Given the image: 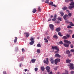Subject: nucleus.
I'll return each mask as SVG.
<instances>
[{
    "mask_svg": "<svg viewBox=\"0 0 74 74\" xmlns=\"http://www.w3.org/2000/svg\"><path fill=\"white\" fill-rule=\"evenodd\" d=\"M52 6H54V7H56V5L55 4L52 5Z\"/></svg>",
    "mask_w": 74,
    "mask_h": 74,
    "instance_id": "obj_57",
    "label": "nucleus"
},
{
    "mask_svg": "<svg viewBox=\"0 0 74 74\" xmlns=\"http://www.w3.org/2000/svg\"><path fill=\"white\" fill-rule=\"evenodd\" d=\"M67 28L68 29H71L72 28V27L70 25H69L67 27Z\"/></svg>",
    "mask_w": 74,
    "mask_h": 74,
    "instance_id": "obj_31",
    "label": "nucleus"
},
{
    "mask_svg": "<svg viewBox=\"0 0 74 74\" xmlns=\"http://www.w3.org/2000/svg\"><path fill=\"white\" fill-rule=\"evenodd\" d=\"M26 35V37H29V33H27V32H25L24 33Z\"/></svg>",
    "mask_w": 74,
    "mask_h": 74,
    "instance_id": "obj_18",
    "label": "nucleus"
},
{
    "mask_svg": "<svg viewBox=\"0 0 74 74\" xmlns=\"http://www.w3.org/2000/svg\"><path fill=\"white\" fill-rule=\"evenodd\" d=\"M71 62V60H69V59H67L66 60V62L67 63H69Z\"/></svg>",
    "mask_w": 74,
    "mask_h": 74,
    "instance_id": "obj_13",
    "label": "nucleus"
},
{
    "mask_svg": "<svg viewBox=\"0 0 74 74\" xmlns=\"http://www.w3.org/2000/svg\"><path fill=\"white\" fill-rule=\"evenodd\" d=\"M22 65V64H20L19 65L20 67H21V66Z\"/></svg>",
    "mask_w": 74,
    "mask_h": 74,
    "instance_id": "obj_63",
    "label": "nucleus"
},
{
    "mask_svg": "<svg viewBox=\"0 0 74 74\" xmlns=\"http://www.w3.org/2000/svg\"><path fill=\"white\" fill-rule=\"evenodd\" d=\"M56 32H59L60 31V28H57L56 29Z\"/></svg>",
    "mask_w": 74,
    "mask_h": 74,
    "instance_id": "obj_16",
    "label": "nucleus"
},
{
    "mask_svg": "<svg viewBox=\"0 0 74 74\" xmlns=\"http://www.w3.org/2000/svg\"><path fill=\"white\" fill-rule=\"evenodd\" d=\"M34 70H35V71H36V72L37 71H38V68H35L34 69Z\"/></svg>",
    "mask_w": 74,
    "mask_h": 74,
    "instance_id": "obj_33",
    "label": "nucleus"
},
{
    "mask_svg": "<svg viewBox=\"0 0 74 74\" xmlns=\"http://www.w3.org/2000/svg\"><path fill=\"white\" fill-rule=\"evenodd\" d=\"M34 40L33 41L30 42L29 43V44H30V45H33V44H34Z\"/></svg>",
    "mask_w": 74,
    "mask_h": 74,
    "instance_id": "obj_20",
    "label": "nucleus"
},
{
    "mask_svg": "<svg viewBox=\"0 0 74 74\" xmlns=\"http://www.w3.org/2000/svg\"><path fill=\"white\" fill-rule=\"evenodd\" d=\"M58 35L60 36V37H62V36H63V35L61 34V33L60 32H58Z\"/></svg>",
    "mask_w": 74,
    "mask_h": 74,
    "instance_id": "obj_36",
    "label": "nucleus"
},
{
    "mask_svg": "<svg viewBox=\"0 0 74 74\" xmlns=\"http://www.w3.org/2000/svg\"><path fill=\"white\" fill-rule=\"evenodd\" d=\"M60 14L61 16H63L64 15V13L63 12H60Z\"/></svg>",
    "mask_w": 74,
    "mask_h": 74,
    "instance_id": "obj_37",
    "label": "nucleus"
},
{
    "mask_svg": "<svg viewBox=\"0 0 74 74\" xmlns=\"http://www.w3.org/2000/svg\"><path fill=\"white\" fill-rule=\"evenodd\" d=\"M54 69L55 70H57V69H58V67H56V68H54Z\"/></svg>",
    "mask_w": 74,
    "mask_h": 74,
    "instance_id": "obj_49",
    "label": "nucleus"
},
{
    "mask_svg": "<svg viewBox=\"0 0 74 74\" xmlns=\"http://www.w3.org/2000/svg\"><path fill=\"white\" fill-rule=\"evenodd\" d=\"M36 59H32L31 60V62L32 63H35V62H36Z\"/></svg>",
    "mask_w": 74,
    "mask_h": 74,
    "instance_id": "obj_25",
    "label": "nucleus"
},
{
    "mask_svg": "<svg viewBox=\"0 0 74 74\" xmlns=\"http://www.w3.org/2000/svg\"><path fill=\"white\" fill-rule=\"evenodd\" d=\"M56 18H53L52 19V21H56Z\"/></svg>",
    "mask_w": 74,
    "mask_h": 74,
    "instance_id": "obj_48",
    "label": "nucleus"
},
{
    "mask_svg": "<svg viewBox=\"0 0 74 74\" xmlns=\"http://www.w3.org/2000/svg\"><path fill=\"white\" fill-rule=\"evenodd\" d=\"M37 47H41V44H38L37 45Z\"/></svg>",
    "mask_w": 74,
    "mask_h": 74,
    "instance_id": "obj_32",
    "label": "nucleus"
},
{
    "mask_svg": "<svg viewBox=\"0 0 74 74\" xmlns=\"http://www.w3.org/2000/svg\"><path fill=\"white\" fill-rule=\"evenodd\" d=\"M60 23V21H58L57 22V23Z\"/></svg>",
    "mask_w": 74,
    "mask_h": 74,
    "instance_id": "obj_60",
    "label": "nucleus"
},
{
    "mask_svg": "<svg viewBox=\"0 0 74 74\" xmlns=\"http://www.w3.org/2000/svg\"><path fill=\"white\" fill-rule=\"evenodd\" d=\"M44 40H45V42H48V40L47 38H45Z\"/></svg>",
    "mask_w": 74,
    "mask_h": 74,
    "instance_id": "obj_23",
    "label": "nucleus"
},
{
    "mask_svg": "<svg viewBox=\"0 0 74 74\" xmlns=\"http://www.w3.org/2000/svg\"><path fill=\"white\" fill-rule=\"evenodd\" d=\"M71 74H74V71H71Z\"/></svg>",
    "mask_w": 74,
    "mask_h": 74,
    "instance_id": "obj_51",
    "label": "nucleus"
},
{
    "mask_svg": "<svg viewBox=\"0 0 74 74\" xmlns=\"http://www.w3.org/2000/svg\"><path fill=\"white\" fill-rule=\"evenodd\" d=\"M70 23V26H74V24L73 23H72V22H69Z\"/></svg>",
    "mask_w": 74,
    "mask_h": 74,
    "instance_id": "obj_22",
    "label": "nucleus"
},
{
    "mask_svg": "<svg viewBox=\"0 0 74 74\" xmlns=\"http://www.w3.org/2000/svg\"><path fill=\"white\" fill-rule=\"evenodd\" d=\"M37 11V10H36V8H34L32 11L33 13H36V12Z\"/></svg>",
    "mask_w": 74,
    "mask_h": 74,
    "instance_id": "obj_19",
    "label": "nucleus"
},
{
    "mask_svg": "<svg viewBox=\"0 0 74 74\" xmlns=\"http://www.w3.org/2000/svg\"><path fill=\"white\" fill-rule=\"evenodd\" d=\"M37 52L38 53H40V49H38Z\"/></svg>",
    "mask_w": 74,
    "mask_h": 74,
    "instance_id": "obj_34",
    "label": "nucleus"
},
{
    "mask_svg": "<svg viewBox=\"0 0 74 74\" xmlns=\"http://www.w3.org/2000/svg\"><path fill=\"white\" fill-rule=\"evenodd\" d=\"M3 74H7V73H6V71H4L3 72Z\"/></svg>",
    "mask_w": 74,
    "mask_h": 74,
    "instance_id": "obj_56",
    "label": "nucleus"
},
{
    "mask_svg": "<svg viewBox=\"0 0 74 74\" xmlns=\"http://www.w3.org/2000/svg\"><path fill=\"white\" fill-rule=\"evenodd\" d=\"M66 12H68V13H69L70 12H69V10H67L66 11Z\"/></svg>",
    "mask_w": 74,
    "mask_h": 74,
    "instance_id": "obj_61",
    "label": "nucleus"
},
{
    "mask_svg": "<svg viewBox=\"0 0 74 74\" xmlns=\"http://www.w3.org/2000/svg\"><path fill=\"white\" fill-rule=\"evenodd\" d=\"M58 20H59L60 21H62V18L60 17H58Z\"/></svg>",
    "mask_w": 74,
    "mask_h": 74,
    "instance_id": "obj_39",
    "label": "nucleus"
},
{
    "mask_svg": "<svg viewBox=\"0 0 74 74\" xmlns=\"http://www.w3.org/2000/svg\"><path fill=\"white\" fill-rule=\"evenodd\" d=\"M66 23H68L69 21H66Z\"/></svg>",
    "mask_w": 74,
    "mask_h": 74,
    "instance_id": "obj_64",
    "label": "nucleus"
},
{
    "mask_svg": "<svg viewBox=\"0 0 74 74\" xmlns=\"http://www.w3.org/2000/svg\"><path fill=\"white\" fill-rule=\"evenodd\" d=\"M22 52H24V51H25V49H24L23 48L22 49Z\"/></svg>",
    "mask_w": 74,
    "mask_h": 74,
    "instance_id": "obj_55",
    "label": "nucleus"
},
{
    "mask_svg": "<svg viewBox=\"0 0 74 74\" xmlns=\"http://www.w3.org/2000/svg\"><path fill=\"white\" fill-rule=\"evenodd\" d=\"M60 59L59 58H57L55 60V63L56 64H57V63H58V62H60Z\"/></svg>",
    "mask_w": 74,
    "mask_h": 74,
    "instance_id": "obj_4",
    "label": "nucleus"
},
{
    "mask_svg": "<svg viewBox=\"0 0 74 74\" xmlns=\"http://www.w3.org/2000/svg\"><path fill=\"white\" fill-rule=\"evenodd\" d=\"M41 70H42V71H44V70H45V68L44 67V66H42V67H41L40 68Z\"/></svg>",
    "mask_w": 74,
    "mask_h": 74,
    "instance_id": "obj_14",
    "label": "nucleus"
},
{
    "mask_svg": "<svg viewBox=\"0 0 74 74\" xmlns=\"http://www.w3.org/2000/svg\"><path fill=\"white\" fill-rule=\"evenodd\" d=\"M55 57H56V58H60L61 57V56L59 54H56L55 55Z\"/></svg>",
    "mask_w": 74,
    "mask_h": 74,
    "instance_id": "obj_9",
    "label": "nucleus"
},
{
    "mask_svg": "<svg viewBox=\"0 0 74 74\" xmlns=\"http://www.w3.org/2000/svg\"><path fill=\"white\" fill-rule=\"evenodd\" d=\"M51 21V18H49L48 20V21Z\"/></svg>",
    "mask_w": 74,
    "mask_h": 74,
    "instance_id": "obj_59",
    "label": "nucleus"
},
{
    "mask_svg": "<svg viewBox=\"0 0 74 74\" xmlns=\"http://www.w3.org/2000/svg\"><path fill=\"white\" fill-rule=\"evenodd\" d=\"M68 15H69V16H71V13H69L68 14Z\"/></svg>",
    "mask_w": 74,
    "mask_h": 74,
    "instance_id": "obj_47",
    "label": "nucleus"
},
{
    "mask_svg": "<svg viewBox=\"0 0 74 74\" xmlns=\"http://www.w3.org/2000/svg\"><path fill=\"white\" fill-rule=\"evenodd\" d=\"M47 38L48 39V40H49V38H50V37H49V36H47Z\"/></svg>",
    "mask_w": 74,
    "mask_h": 74,
    "instance_id": "obj_46",
    "label": "nucleus"
},
{
    "mask_svg": "<svg viewBox=\"0 0 74 74\" xmlns=\"http://www.w3.org/2000/svg\"><path fill=\"white\" fill-rule=\"evenodd\" d=\"M38 11H41V8H40V6L38 7Z\"/></svg>",
    "mask_w": 74,
    "mask_h": 74,
    "instance_id": "obj_30",
    "label": "nucleus"
},
{
    "mask_svg": "<svg viewBox=\"0 0 74 74\" xmlns=\"http://www.w3.org/2000/svg\"><path fill=\"white\" fill-rule=\"evenodd\" d=\"M31 41H33L34 40V38L33 37H31V39H30Z\"/></svg>",
    "mask_w": 74,
    "mask_h": 74,
    "instance_id": "obj_40",
    "label": "nucleus"
},
{
    "mask_svg": "<svg viewBox=\"0 0 74 74\" xmlns=\"http://www.w3.org/2000/svg\"><path fill=\"white\" fill-rule=\"evenodd\" d=\"M68 16V15L67 14H66L65 15H64L63 16L64 19H66V18H67V17Z\"/></svg>",
    "mask_w": 74,
    "mask_h": 74,
    "instance_id": "obj_26",
    "label": "nucleus"
},
{
    "mask_svg": "<svg viewBox=\"0 0 74 74\" xmlns=\"http://www.w3.org/2000/svg\"><path fill=\"white\" fill-rule=\"evenodd\" d=\"M62 39L64 40H67V38L66 36H64L62 37Z\"/></svg>",
    "mask_w": 74,
    "mask_h": 74,
    "instance_id": "obj_21",
    "label": "nucleus"
},
{
    "mask_svg": "<svg viewBox=\"0 0 74 74\" xmlns=\"http://www.w3.org/2000/svg\"><path fill=\"white\" fill-rule=\"evenodd\" d=\"M57 16V15H56V14H55V16L53 17L54 18L56 19V18Z\"/></svg>",
    "mask_w": 74,
    "mask_h": 74,
    "instance_id": "obj_44",
    "label": "nucleus"
},
{
    "mask_svg": "<svg viewBox=\"0 0 74 74\" xmlns=\"http://www.w3.org/2000/svg\"><path fill=\"white\" fill-rule=\"evenodd\" d=\"M70 1L73 2V0H65V2L66 3H69Z\"/></svg>",
    "mask_w": 74,
    "mask_h": 74,
    "instance_id": "obj_11",
    "label": "nucleus"
},
{
    "mask_svg": "<svg viewBox=\"0 0 74 74\" xmlns=\"http://www.w3.org/2000/svg\"><path fill=\"white\" fill-rule=\"evenodd\" d=\"M73 65V64L71 63H70L68 64V66H70L69 68L70 70H74V66Z\"/></svg>",
    "mask_w": 74,
    "mask_h": 74,
    "instance_id": "obj_1",
    "label": "nucleus"
},
{
    "mask_svg": "<svg viewBox=\"0 0 74 74\" xmlns=\"http://www.w3.org/2000/svg\"><path fill=\"white\" fill-rule=\"evenodd\" d=\"M70 51L71 52H74V49H71V50H70Z\"/></svg>",
    "mask_w": 74,
    "mask_h": 74,
    "instance_id": "obj_45",
    "label": "nucleus"
},
{
    "mask_svg": "<svg viewBox=\"0 0 74 74\" xmlns=\"http://www.w3.org/2000/svg\"><path fill=\"white\" fill-rule=\"evenodd\" d=\"M66 36L67 37V38H70L71 37V36H70V34H67L66 35Z\"/></svg>",
    "mask_w": 74,
    "mask_h": 74,
    "instance_id": "obj_17",
    "label": "nucleus"
},
{
    "mask_svg": "<svg viewBox=\"0 0 74 74\" xmlns=\"http://www.w3.org/2000/svg\"><path fill=\"white\" fill-rule=\"evenodd\" d=\"M70 5H72V6H70L69 7V8L70 10H72L73 8H74V2H72L71 4H70Z\"/></svg>",
    "mask_w": 74,
    "mask_h": 74,
    "instance_id": "obj_2",
    "label": "nucleus"
},
{
    "mask_svg": "<svg viewBox=\"0 0 74 74\" xmlns=\"http://www.w3.org/2000/svg\"><path fill=\"white\" fill-rule=\"evenodd\" d=\"M64 42L65 44H71V42L67 40H64Z\"/></svg>",
    "mask_w": 74,
    "mask_h": 74,
    "instance_id": "obj_6",
    "label": "nucleus"
},
{
    "mask_svg": "<svg viewBox=\"0 0 74 74\" xmlns=\"http://www.w3.org/2000/svg\"><path fill=\"white\" fill-rule=\"evenodd\" d=\"M52 48L53 50L55 49L56 50V51H59V49L58 48L57 46H52Z\"/></svg>",
    "mask_w": 74,
    "mask_h": 74,
    "instance_id": "obj_3",
    "label": "nucleus"
},
{
    "mask_svg": "<svg viewBox=\"0 0 74 74\" xmlns=\"http://www.w3.org/2000/svg\"><path fill=\"white\" fill-rule=\"evenodd\" d=\"M17 41V37H16L15 38V39L14 40V41L15 43H16V41Z\"/></svg>",
    "mask_w": 74,
    "mask_h": 74,
    "instance_id": "obj_24",
    "label": "nucleus"
},
{
    "mask_svg": "<svg viewBox=\"0 0 74 74\" xmlns=\"http://www.w3.org/2000/svg\"><path fill=\"white\" fill-rule=\"evenodd\" d=\"M49 4V5H52L53 4V2L51 1L50 2Z\"/></svg>",
    "mask_w": 74,
    "mask_h": 74,
    "instance_id": "obj_35",
    "label": "nucleus"
},
{
    "mask_svg": "<svg viewBox=\"0 0 74 74\" xmlns=\"http://www.w3.org/2000/svg\"><path fill=\"white\" fill-rule=\"evenodd\" d=\"M53 38L57 39L58 38V36L56 35H54L53 36Z\"/></svg>",
    "mask_w": 74,
    "mask_h": 74,
    "instance_id": "obj_29",
    "label": "nucleus"
},
{
    "mask_svg": "<svg viewBox=\"0 0 74 74\" xmlns=\"http://www.w3.org/2000/svg\"><path fill=\"white\" fill-rule=\"evenodd\" d=\"M64 45L65 47H69V44H66V43H64Z\"/></svg>",
    "mask_w": 74,
    "mask_h": 74,
    "instance_id": "obj_12",
    "label": "nucleus"
},
{
    "mask_svg": "<svg viewBox=\"0 0 74 74\" xmlns=\"http://www.w3.org/2000/svg\"><path fill=\"white\" fill-rule=\"evenodd\" d=\"M45 3H47V4H48L49 3V0H46V1H45Z\"/></svg>",
    "mask_w": 74,
    "mask_h": 74,
    "instance_id": "obj_42",
    "label": "nucleus"
},
{
    "mask_svg": "<svg viewBox=\"0 0 74 74\" xmlns=\"http://www.w3.org/2000/svg\"><path fill=\"white\" fill-rule=\"evenodd\" d=\"M65 71L66 74H69V73H68V71H67V70H65Z\"/></svg>",
    "mask_w": 74,
    "mask_h": 74,
    "instance_id": "obj_43",
    "label": "nucleus"
},
{
    "mask_svg": "<svg viewBox=\"0 0 74 74\" xmlns=\"http://www.w3.org/2000/svg\"><path fill=\"white\" fill-rule=\"evenodd\" d=\"M59 43L60 44H63V41H60L59 42Z\"/></svg>",
    "mask_w": 74,
    "mask_h": 74,
    "instance_id": "obj_41",
    "label": "nucleus"
},
{
    "mask_svg": "<svg viewBox=\"0 0 74 74\" xmlns=\"http://www.w3.org/2000/svg\"><path fill=\"white\" fill-rule=\"evenodd\" d=\"M46 69L48 73L49 72V69H50V67L49 66H46Z\"/></svg>",
    "mask_w": 74,
    "mask_h": 74,
    "instance_id": "obj_8",
    "label": "nucleus"
},
{
    "mask_svg": "<svg viewBox=\"0 0 74 74\" xmlns=\"http://www.w3.org/2000/svg\"><path fill=\"white\" fill-rule=\"evenodd\" d=\"M72 56V54H70L69 55H68V56H69V57H70V56Z\"/></svg>",
    "mask_w": 74,
    "mask_h": 74,
    "instance_id": "obj_50",
    "label": "nucleus"
},
{
    "mask_svg": "<svg viewBox=\"0 0 74 74\" xmlns=\"http://www.w3.org/2000/svg\"><path fill=\"white\" fill-rule=\"evenodd\" d=\"M62 9L64 10H67V8L66 7H64L62 8Z\"/></svg>",
    "mask_w": 74,
    "mask_h": 74,
    "instance_id": "obj_28",
    "label": "nucleus"
},
{
    "mask_svg": "<svg viewBox=\"0 0 74 74\" xmlns=\"http://www.w3.org/2000/svg\"><path fill=\"white\" fill-rule=\"evenodd\" d=\"M70 46H71V48H74V46L73 44H71Z\"/></svg>",
    "mask_w": 74,
    "mask_h": 74,
    "instance_id": "obj_38",
    "label": "nucleus"
},
{
    "mask_svg": "<svg viewBox=\"0 0 74 74\" xmlns=\"http://www.w3.org/2000/svg\"><path fill=\"white\" fill-rule=\"evenodd\" d=\"M72 38H74V34L72 35Z\"/></svg>",
    "mask_w": 74,
    "mask_h": 74,
    "instance_id": "obj_54",
    "label": "nucleus"
},
{
    "mask_svg": "<svg viewBox=\"0 0 74 74\" xmlns=\"http://www.w3.org/2000/svg\"><path fill=\"white\" fill-rule=\"evenodd\" d=\"M58 52H59V51H55L54 52L55 53H58Z\"/></svg>",
    "mask_w": 74,
    "mask_h": 74,
    "instance_id": "obj_52",
    "label": "nucleus"
},
{
    "mask_svg": "<svg viewBox=\"0 0 74 74\" xmlns=\"http://www.w3.org/2000/svg\"><path fill=\"white\" fill-rule=\"evenodd\" d=\"M48 73L49 74H52V71H51L49 73V72H48Z\"/></svg>",
    "mask_w": 74,
    "mask_h": 74,
    "instance_id": "obj_53",
    "label": "nucleus"
},
{
    "mask_svg": "<svg viewBox=\"0 0 74 74\" xmlns=\"http://www.w3.org/2000/svg\"><path fill=\"white\" fill-rule=\"evenodd\" d=\"M53 17V15H51V16L50 17V18H52V17Z\"/></svg>",
    "mask_w": 74,
    "mask_h": 74,
    "instance_id": "obj_62",
    "label": "nucleus"
},
{
    "mask_svg": "<svg viewBox=\"0 0 74 74\" xmlns=\"http://www.w3.org/2000/svg\"><path fill=\"white\" fill-rule=\"evenodd\" d=\"M69 33V34H72L73 33V31L71 30H69L68 31Z\"/></svg>",
    "mask_w": 74,
    "mask_h": 74,
    "instance_id": "obj_27",
    "label": "nucleus"
},
{
    "mask_svg": "<svg viewBox=\"0 0 74 74\" xmlns=\"http://www.w3.org/2000/svg\"><path fill=\"white\" fill-rule=\"evenodd\" d=\"M50 62H51V63L52 64L54 63V60H53V59L51 58L50 59Z\"/></svg>",
    "mask_w": 74,
    "mask_h": 74,
    "instance_id": "obj_10",
    "label": "nucleus"
},
{
    "mask_svg": "<svg viewBox=\"0 0 74 74\" xmlns=\"http://www.w3.org/2000/svg\"><path fill=\"white\" fill-rule=\"evenodd\" d=\"M27 71V69H25V72H26V71Z\"/></svg>",
    "mask_w": 74,
    "mask_h": 74,
    "instance_id": "obj_58",
    "label": "nucleus"
},
{
    "mask_svg": "<svg viewBox=\"0 0 74 74\" xmlns=\"http://www.w3.org/2000/svg\"><path fill=\"white\" fill-rule=\"evenodd\" d=\"M48 58H46V61L45 60H44L43 61L44 63L46 64H48L49 61H48Z\"/></svg>",
    "mask_w": 74,
    "mask_h": 74,
    "instance_id": "obj_5",
    "label": "nucleus"
},
{
    "mask_svg": "<svg viewBox=\"0 0 74 74\" xmlns=\"http://www.w3.org/2000/svg\"><path fill=\"white\" fill-rule=\"evenodd\" d=\"M66 54L67 55H69L70 53V51L69 50H66Z\"/></svg>",
    "mask_w": 74,
    "mask_h": 74,
    "instance_id": "obj_15",
    "label": "nucleus"
},
{
    "mask_svg": "<svg viewBox=\"0 0 74 74\" xmlns=\"http://www.w3.org/2000/svg\"><path fill=\"white\" fill-rule=\"evenodd\" d=\"M50 28L52 30H53V27H54V26L52 24H50L49 25Z\"/></svg>",
    "mask_w": 74,
    "mask_h": 74,
    "instance_id": "obj_7",
    "label": "nucleus"
}]
</instances>
